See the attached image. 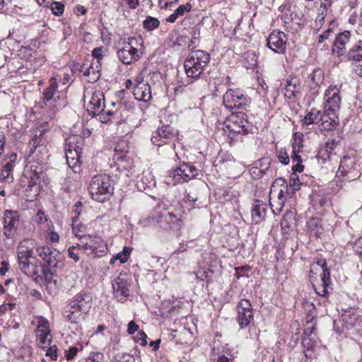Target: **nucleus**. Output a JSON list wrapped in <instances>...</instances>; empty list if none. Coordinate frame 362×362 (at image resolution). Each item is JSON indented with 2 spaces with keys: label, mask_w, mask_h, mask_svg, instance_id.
<instances>
[{
  "label": "nucleus",
  "mask_w": 362,
  "mask_h": 362,
  "mask_svg": "<svg viewBox=\"0 0 362 362\" xmlns=\"http://www.w3.org/2000/svg\"><path fill=\"white\" fill-rule=\"evenodd\" d=\"M111 105L113 108L105 110L104 93L101 90H95L88 104V112L93 116L98 115L103 123H107L112 119H119L122 117V112L126 110V106L119 102H112Z\"/></svg>",
  "instance_id": "nucleus-1"
},
{
  "label": "nucleus",
  "mask_w": 362,
  "mask_h": 362,
  "mask_svg": "<svg viewBox=\"0 0 362 362\" xmlns=\"http://www.w3.org/2000/svg\"><path fill=\"white\" fill-rule=\"evenodd\" d=\"M210 61V55L204 50L192 52L184 63L186 74L188 77L198 78L204 69Z\"/></svg>",
  "instance_id": "nucleus-2"
},
{
  "label": "nucleus",
  "mask_w": 362,
  "mask_h": 362,
  "mask_svg": "<svg viewBox=\"0 0 362 362\" xmlns=\"http://www.w3.org/2000/svg\"><path fill=\"white\" fill-rule=\"evenodd\" d=\"M91 197L99 202H104L113 193L110 175L101 174L94 176L89 185Z\"/></svg>",
  "instance_id": "nucleus-3"
},
{
  "label": "nucleus",
  "mask_w": 362,
  "mask_h": 362,
  "mask_svg": "<svg viewBox=\"0 0 362 362\" xmlns=\"http://www.w3.org/2000/svg\"><path fill=\"white\" fill-rule=\"evenodd\" d=\"M325 95L327 99L324 105L325 118L329 119L325 120V129L332 130L339 124L338 112L341 99L337 93L332 94L330 90H327Z\"/></svg>",
  "instance_id": "nucleus-4"
},
{
  "label": "nucleus",
  "mask_w": 362,
  "mask_h": 362,
  "mask_svg": "<svg viewBox=\"0 0 362 362\" xmlns=\"http://www.w3.org/2000/svg\"><path fill=\"white\" fill-rule=\"evenodd\" d=\"M198 175V169L192 163H182L173 170L168 172L165 177L168 185H175L187 182Z\"/></svg>",
  "instance_id": "nucleus-5"
},
{
  "label": "nucleus",
  "mask_w": 362,
  "mask_h": 362,
  "mask_svg": "<svg viewBox=\"0 0 362 362\" xmlns=\"http://www.w3.org/2000/svg\"><path fill=\"white\" fill-rule=\"evenodd\" d=\"M58 84L56 77H52L49 81V86L43 92L42 103L45 107L49 109V117H53L57 111L62 107L61 98L57 90Z\"/></svg>",
  "instance_id": "nucleus-6"
},
{
  "label": "nucleus",
  "mask_w": 362,
  "mask_h": 362,
  "mask_svg": "<svg viewBox=\"0 0 362 362\" xmlns=\"http://www.w3.org/2000/svg\"><path fill=\"white\" fill-rule=\"evenodd\" d=\"M250 98L240 88H230L223 96V104L228 110H245L250 106Z\"/></svg>",
  "instance_id": "nucleus-7"
},
{
  "label": "nucleus",
  "mask_w": 362,
  "mask_h": 362,
  "mask_svg": "<svg viewBox=\"0 0 362 362\" xmlns=\"http://www.w3.org/2000/svg\"><path fill=\"white\" fill-rule=\"evenodd\" d=\"M224 131L229 134H247L252 129L247 115L243 112L232 113L224 123Z\"/></svg>",
  "instance_id": "nucleus-8"
},
{
  "label": "nucleus",
  "mask_w": 362,
  "mask_h": 362,
  "mask_svg": "<svg viewBox=\"0 0 362 362\" xmlns=\"http://www.w3.org/2000/svg\"><path fill=\"white\" fill-rule=\"evenodd\" d=\"M177 133L171 125L163 124L153 132L151 140L154 145L162 146L174 141Z\"/></svg>",
  "instance_id": "nucleus-9"
},
{
  "label": "nucleus",
  "mask_w": 362,
  "mask_h": 362,
  "mask_svg": "<svg viewBox=\"0 0 362 362\" xmlns=\"http://www.w3.org/2000/svg\"><path fill=\"white\" fill-rule=\"evenodd\" d=\"M137 44L135 37L128 38V42L124 44V47L117 51L119 59L124 64H131L139 59L138 49L134 47Z\"/></svg>",
  "instance_id": "nucleus-10"
},
{
  "label": "nucleus",
  "mask_w": 362,
  "mask_h": 362,
  "mask_svg": "<svg viewBox=\"0 0 362 362\" xmlns=\"http://www.w3.org/2000/svg\"><path fill=\"white\" fill-rule=\"evenodd\" d=\"M237 321L241 329L247 327L253 319V310L250 302L242 299L237 306Z\"/></svg>",
  "instance_id": "nucleus-11"
},
{
  "label": "nucleus",
  "mask_w": 362,
  "mask_h": 362,
  "mask_svg": "<svg viewBox=\"0 0 362 362\" xmlns=\"http://www.w3.org/2000/svg\"><path fill=\"white\" fill-rule=\"evenodd\" d=\"M101 63L98 61L86 60L80 68V72L89 83L96 82L100 77Z\"/></svg>",
  "instance_id": "nucleus-12"
},
{
  "label": "nucleus",
  "mask_w": 362,
  "mask_h": 362,
  "mask_svg": "<svg viewBox=\"0 0 362 362\" xmlns=\"http://www.w3.org/2000/svg\"><path fill=\"white\" fill-rule=\"evenodd\" d=\"M115 297L118 301L123 302L129 296V284L125 274H120L112 281Z\"/></svg>",
  "instance_id": "nucleus-13"
},
{
  "label": "nucleus",
  "mask_w": 362,
  "mask_h": 362,
  "mask_svg": "<svg viewBox=\"0 0 362 362\" xmlns=\"http://www.w3.org/2000/svg\"><path fill=\"white\" fill-rule=\"evenodd\" d=\"M267 47L273 52L279 54L285 52L286 47V37L284 32L272 31L267 37Z\"/></svg>",
  "instance_id": "nucleus-14"
},
{
  "label": "nucleus",
  "mask_w": 362,
  "mask_h": 362,
  "mask_svg": "<svg viewBox=\"0 0 362 362\" xmlns=\"http://www.w3.org/2000/svg\"><path fill=\"white\" fill-rule=\"evenodd\" d=\"M33 252L32 250H22L18 248V259L19 268L22 272L28 276H30L36 273L35 266H33L30 261L33 258Z\"/></svg>",
  "instance_id": "nucleus-15"
},
{
  "label": "nucleus",
  "mask_w": 362,
  "mask_h": 362,
  "mask_svg": "<svg viewBox=\"0 0 362 362\" xmlns=\"http://www.w3.org/2000/svg\"><path fill=\"white\" fill-rule=\"evenodd\" d=\"M50 131V125L48 122H45L40 124L34 135V137L30 141L32 146L30 153H33L37 147L43 146L47 141V134Z\"/></svg>",
  "instance_id": "nucleus-16"
},
{
  "label": "nucleus",
  "mask_w": 362,
  "mask_h": 362,
  "mask_svg": "<svg viewBox=\"0 0 362 362\" xmlns=\"http://www.w3.org/2000/svg\"><path fill=\"white\" fill-rule=\"evenodd\" d=\"M71 308H76L83 313H88L92 306V296L90 293H79L71 300L69 305Z\"/></svg>",
  "instance_id": "nucleus-17"
},
{
  "label": "nucleus",
  "mask_w": 362,
  "mask_h": 362,
  "mask_svg": "<svg viewBox=\"0 0 362 362\" xmlns=\"http://www.w3.org/2000/svg\"><path fill=\"white\" fill-rule=\"evenodd\" d=\"M4 235L7 238L11 237L19 225V216L17 211L6 210L4 216Z\"/></svg>",
  "instance_id": "nucleus-18"
},
{
  "label": "nucleus",
  "mask_w": 362,
  "mask_h": 362,
  "mask_svg": "<svg viewBox=\"0 0 362 362\" xmlns=\"http://www.w3.org/2000/svg\"><path fill=\"white\" fill-rule=\"evenodd\" d=\"M267 211L268 207L266 203L261 200H255L251 210L252 223H260L265 218Z\"/></svg>",
  "instance_id": "nucleus-19"
},
{
  "label": "nucleus",
  "mask_w": 362,
  "mask_h": 362,
  "mask_svg": "<svg viewBox=\"0 0 362 362\" xmlns=\"http://www.w3.org/2000/svg\"><path fill=\"white\" fill-rule=\"evenodd\" d=\"M284 89L286 98L290 100L297 98L301 91L300 79L296 76L289 77L286 81Z\"/></svg>",
  "instance_id": "nucleus-20"
},
{
  "label": "nucleus",
  "mask_w": 362,
  "mask_h": 362,
  "mask_svg": "<svg viewBox=\"0 0 362 362\" xmlns=\"http://www.w3.org/2000/svg\"><path fill=\"white\" fill-rule=\"evenodd\" d=\"M65 151L67 165L74 173H79L81 171V158L82 153L76 149L68 148L66 145Z\"/></svg>",
  "instance_id": "nucleus-21"
},
{
  "label": "nucleus",
  "mask_w": 362,
  "mask_h": 362,
  "mask_svg": "<svg viewBox=\"0 0 362 362\" xmlns=\"http://www.w3.org/2000/svg\"><path fill=\"white\" fill-rule=\"evenodd\" d=\"M134 96L139 101L148 102L151 98V90L148 83L138 82L134 88Z\"/></svg>",
  "instance_id": "nucleus-22"
},
{
  "label": "nucleus",
  "mask_w": 362,
  "mask_h": 362,
  "mask_svg": "<svg viewBox=\"0 0 362 362\" xmlns=\"http://www.w3.org/2000/svg\"><path fill=\"white\" fill-rule=\"evenodd\" d=\"M50 335V329L49 323L47 320L41 317L39 320V324L36 330L37 340L40 344H45L49 342L51 339L49 338Z\"/></svg>",
  "instance_id": "nucleus-23"
},
{
  "label": "nucleus",
  "mask_w": 362,
  "mask_h": 362,
  "mask_svg": "<svg viewBox=\"0 0 362 362\" xmlns=\"http://www.w3.org/2000/svg\"><path fill=\"white\" fill-rule=\"evenodd\" d=\"M348 59L358 62L356 66L355 72L362 78V43L361 42L349 51Z\"/></svg>",
  "instance_id": "nucleus-24"
},
{
  "label": "nucleus",
  "mask_w": 362,
  "mask_h": 362,
  "mask_svg": "<svg viewBox=\"0 0 362 362\" xmlns=\"http://www.w3.org/2000/svg\"><path fill=\"white\" fill-rule=\"evenodd\" d=\"M350 33L346 31L338 35L334 42L333 52H337L339 56L344 55L346 52V45L349 41Z\"/></svg>",
  "instance_id": "nucleus-25"
},
{
  "label": "nucleus",
  "mask_w": 362,
  "mask_h": 362,
  "mask_svg": "<svg viewBox=\"0 0 362 362\" xmlns=\"http://www.w3.org/2000/svg\"><path fill=\"white\" fill-rule=\"evenodd\" d=\"M355 165V159L349 156H344L340 162L339 169L336 174V177L340 179L344 177L354 168Z\"/></svg>",
  "instance_id": "nucleus-26"
},
{
  "label": "nucleus",
  "mask_w": 362,
  "mask_h": 362,
  "mask_svg": "<svg viewBox=\"0 0 362 362\" xmlns=\"http://www.w3.org/2000/svg\"><path fill=\"white\" fill-rule=\"evenodd\" d=\"M325 120H329V119L325 118V114L322 115L320 111L316 109H312L302 119V122L304 124L310 125L322 121L323 128L325 129Z\"/></svg>",
  "instance_id": "nucleus-27"
},
{
  "label": "nucleus",
  "mask_w": 362,
  "mask_h": 362,
  "mask_svg": "<svg viewBox=\"0 0 362 362\" xmlns=\"http://www.w3.org/2000/svg\"><path fill=\"white\" fill-rule=\"evenodd\" d=\"M179 220L180 218L177 215L174 214L173 212L164 211L161 216L159 217L158 222L160 224V227L168 229L171 228V224H174Z\"/></svg>",
  "instance_id": "nucleus-28"
},
{
  "label": "nucleus",
  "mask_w": 362,
  "mask_h": 362,
  "mask_svg": "<svg viewBox=\"0 0 362 362\" xmlns=\"http://www.w3.org/2000/svg\"><path fill=\"white\" fill-rule=\"evenodd\" d=\"M113 159L121 168L124 169L132 168L133 160L129 151L121 154H114Z\"/></svg>",
  "instance_id": "nucleus-29"
},
{
  "label": "nucleus",
  "mask_w": 362,
  "mask_h": 362,
  "mask_svg": "<svg viewBox=\"0 0 362 362\" xmlns=\"http://www.w3.org/2000/svg\"><path fill=\"white\" fill-rule=\"evenodd\" d=\"M83 312L79 311L76 308H71L69 306V310H66L64 314V318L70 323L77 324L81 319Z\"/></svg>",
  "instance_id": "nucleus-30"
},
{
  "label": "nucleus",
  "mask_w": 362,
  "mask_h": 362,
  "mask_svg": "<svg viewBox=\"0 0 362 362\" xmlns=\"http://www.w3.org/2000/svg\"><path fill=\"white\" fill-rule=\"evenodd\" d=\"M308 230L311 235L316 237H320L322 233V228L321 225V220L318 218H312L307 223Z\"/></svg>",
  "instance_id": "nucleus-31"
},
{
  "label": "nucleus",
  "mask_w": 362,
  "mask_h": 362,
  "mask_svg": "<svg viewBox=\"0 0 362 362\" xmlns=\"http://www.w3.org/2000/svg\"><path fill=\"white\" fill-rule=\"evenodd\" d=\"M84 139L81 136L79 135H71L67 138L66 145L68 148H73L76 149L82 153Z\"/></svg>",
  "instance_id": "nucleus-32"
},
{
  "label": "nucleus",
  "mask_w": 362,
  "mask_h": 362,
  "mask_svg": "<svg viewBox=\"0 0 362 362\" xmlns=\"http://www.w3.org/2000/svg\"><path fill=\"white\" fill-rule=\"evenodd\" d=\"M192 6L187 3L186 4L180 5L173 14H171L166 21L169 23H174L176 21L179 16H182L185 13L190 11Z\"/></svg>",
  "instance_id": "nucleus-33"
},
{
  "label": "nucleus",
  "mask_w": 362,
  "mask_h": 362,
  "mask_svg": "<svg viewBox=\"0 0 362 362\" xmlns=\"http://www.w3.org/2000/svg\"><path fill=\"white\" fill-rule=\"evenodd\" d=\"M298 149H296V146L293 145V154L291 155V160L293 162H296V164L292 167V170L296 172L301 173L303 171L304 166L302 163L301 156L298 154L299 148L301 146L300 144H297Z\"/></svg>",
  "instance_id": "nucleus-34"
},
{
  "label": "nucleus",
  "mask_w": 362,
  "mask_h": 362,
  "mask_svg": "<svg viewBox=\"0 0 362 362\" xmlns=\"http://www.w3.org/2000/svg\"><path fill=\"white\" fill-rule=\"evenodd\" d=\"M316 264L321 267L322 274H321V281L330 284V272L327 265V262L324 259H319Z\"/></svg>",
  "instance_id": "nucleus-35"
},
{
  "label": "nucleus",
  "mask_w": 362,
  "mask_h": 362,
  "mask_svg": "<svg viewBox=\"0 0 362 362\" xmlns=\"http://www.w3.org/2000/svg\"><path fill=\"white\" fill-rule=\"evenodd\" d=\"M60 257L61 255L59 251L56 250H52L51 255H49L47 259H45V262L47 264V267L50 268H56L58 267V262Z\"/></svg>",
  "instance_id": "nucleus-36"
},
{
  "label": "nucleus",
  "mask_w": 362,
  "mask_h": 362,
  "mask_svg": "<svg viewBox=\"0 0 362 362\" xmlns=\"http://www.w3.org/2000/svg\"><path fill=\"white\" fill-rule=\"evenodd\" d=\"M309 78L314 84L319 86L324 80L323 71L321 69H314L313 73L309 75Z\"/></svg>",
  "instance_id": "nucleus-37"
},
{
  "label": "nucleus",
  "mask_w": 362,
  "mask_h": 362,
  "mask_svg": "<svg viewBox=\"0 0 362 362\" xmlns=\"http://www.w3.org/2000/svg\"><path fill=\"white\" fill-rule=\"evenodd\" d=\"M289 19L296 25H301L303 23V15L299 9H296L290 13Z\"/></svg>",
  "instance_id": "nucleus-38"
},
{
  "label": "nucleus",
  "mask_w": 362,
  "mask_h": 362,
  "mask_svg": "<svg viewBox=\"0 0 362 362\" xmlns=\"http://www.w3.org/2000/svg\"><path fill=\"white\" fill-rule=\"evenodd\" d=\"M329 289H332L329 286V284L325 282H322V284L317 286H315V292L320 296L326 298L329 294Z\"/></svg>",
  "instance_id": "nucleus-39"
},
{
  "label": "nucleus",
  "mask_w": 362,
  "mask_h": 362,
  "mask_svg": "<svg viewBox=\"0 0 362 362\" xmlns=\"http://www.w3.org/2000/svg\"><path fill=\"white\" fill-rule=\"evenodd\" d=\"M332 0H320V5L318 8V16L326 18L327 15V10L332 6Z\"/></svg>",
  "instance_id": "nucleus-40"
},
{
  "label": "nucleus",
  "mask_w": 362,
  "mask_h": 362,
  "mask_svg": "<svg viewBox=\"0 0 362 362\" xmlns=\"http://www.w3.org/2000/svg\"><path fill=\"white\" fill-rule=\"evenodd\" d=\"M296 173L297 172L293 171L290 176L289 187L292 190L291 193H294L299 189V177Z\"/></svg>",
  "instance_id": "nucleus-41"
},
{
  "label": "nucleus",
  "mask_w": 362,
  "mask_h": 362,
  "mask_svg": "<svg viewBox=\"0 0 362 362\" xmlns=\"http://www.w3.org/2000/svg\"><path fill=\"white\" fill-rule=\"evenodd\" d=\"M276 156L281 163L284 165H287L289 163L290 158L288 153L286 152V149L284 148H281L277 150Z\"/></svg>",
  "instance_id": "nucleus-42"
},
{
  "label": "nucleus",
  "mask_w": 362,
  "mask_h": 362,
  "mask_svg": "<svg viewBox=\"0 0 362 362\" xmlns=\"http://www.w3.org/2000/svg\"><path fill=\"white\" fill-rule=\"evenodd\" d=\"M159 21L153 17H148L144 21V27L148 30H153L159 25Z\"/></svg>",
  "instance_id": "nucleus-43"
},
{
  "label": "nucleus",
  "mask_w": 362,
  "mask_h": 362,
  "mask_svg": "<svg viewBox=\"0 0 362 362\" xmlns=\"http://www.w3.org/2000/svg\"><path fill=\"white\" fill-rule=\"evenodd\" d=\"M294 215L291 211L287 212L283 217L281 221V226L283 228H290L291 223H293Z\"/></svg>",
  "instance_id": "nucleus-44"
},
{
  "label": "nucleus",
  "mask_w": 362,
  "mask_h": 362,
  "mask_svg": "<svg viewBox=\"0 0 362 362\" xmlns=\"http://www.w3.org/2000/svg\"><path fill=\"white\" fill-rule=\"evenodd\" d=\"M52 250V248L47 246H42L36 248V252L37 255L45 261V259H47L49 255H51Z\"/></svg>",
  "instance_id": "nucleus-45"
},
{
  "label": "nucleus",
  "mask_w": 362,
  "mask_h": 362,
  "mask_svg": "<svg viewBox=\"0 0 362 362\" xmlns=\"http://www.w3.org/2000/svg\"><path fill=\"white\" fill-rule=\"evenodd\" d=\"M93 251V255L103 256L107 251V246L105 242L102 240Z\"/></svg>",
  "instance_id": "nucleus-46"
},
{
  "label": "nucleus",
  "mask_w": 362,
  "mask_h": 362,
  "mask_svg": "<svg viewBox=\"0 0 362 362\" xmlns=\"http://www.w3.org/2000/svg\"><path fill=\"white\" fill-rule=\"evenodd\" d=\"M51 10L54 16H61L64 10V6L63 4L54 1L51 4Z\"/></svg>",
  "instance_id": "nucleus-47"
},
{
  "label": "nucleus",
  "mask_w": 362,
  "mask_h": 362,
  "mask_svg": "<svg viewBox=\"0 0 362 362\" xmlns=\"http://www.w3.org/2000/svg\"><path fill=\"white\" fill-rule=\"evenodd\" d=\"M81 250H83L87 255H93L94 246L90 245L88 239L81 238Z\"/></svg>",
  "instance_id": "nucleus-48"
},
{
  "label": "nucleus",
  "mask_w": 362,
  "mask_h": 362,
  "mask_svg": "<svg viewBox=\"0 0 362 362\" xmlns=\"http://www.w3.org/2000/svg\"><path fill=\"white\" fill-rule=\"evenodd\" d=\"M26 180H22V182H28V187L25 189V192L28 191H34L35 194L36 195V193L37 192V182L35 180V177H30V179L29 180L28 177L25 178Z\"/></svg>",
  "instance_id": "nucleus-49"
},
{
  "label": "nucleus",
  "mask_w": 362,
  "mask_h": 362,
  "mask_svg": "<svg viewBox=\"0 0 362 362\" xmlns=\"http://www.w3.org/2000/svg\"><path fill=\"white\" fill-rule=\"evenodd\" d=\"M130 256V249L127 247H124L121 252H119L116 259H119L121 263H125Z\"/></svg>",
  "instance_id": "nucleus-50"
},
{
  "label": "nucleus",
  "mask_w": 362,
  "mask_h": 362,
  "mask_svg": "<svg viewBox=\"0 0 362 362\" xmlns=\"http://www.w3.org/2000/svg\"><path fill=\"white\" fill-rule=\"evenodd\" d=\"M129 147L125 141H121L119 142L115 148V154H121L128 152Z\"/></svg>",
  "instance_id": "nucleus-51"
},
{
  "label": "nucleus",
  "mask_w": 362,
  "mask_h": 362,
  "mask_svg": "<svg viewBox=\"0 0 362 362\" xmlns=\"http://www.w3.org/2000/svg\"><path fill=\"white\" fill-rule=\"evenodd\" d=\"M104 356L102 353H92L85 359L84 362H103Z\"/></svg>",
  "instance_id": "nucleus-52"
},
{
  "label": "nucleus",
  "mask_w": 362,
  "mask_h": 362,
  "mask_svg": "<svg viewBox=\"0 0 362 362\" xmlns=\"http://www.w3.org/2000/svg\"><path fill=\"white\" fill-rule=\"evenodd\" d=\"M14 165L8 163H6L3 166L1 171V176L3 179L8 178L13 170Z\"/></svg>",
  "instance_id": "nucleus-53"
},
{
  "label": "nucleus",
  "mask_w": 362,
  "mask_h": 362,
  "mask_svg": "<svg viewBox=\"0 0 362 362\" xmlns=\"http://www.w3.org/2000/svg\"><path fill=\"white\" fill-rule=\"evenodd\" d=\"M104 56V47H98L92 51V57L95 59V61H98L100 62L101 59Z\"/></svg>",
  "instance_id": "nucleus-54"
},
{
  "label": "nucleus",
  "mask_w": 362,
  "mask_h": 362,
  "mask_svg": "<svg viewBox=\"0 0 362 362\" xmlns=\"http://www.w3.org/2000/svg\"><path fill=\"white\" fill-rule=\"evenodd\" d=\"M199 32L197 33V31H194L192 33V39L190 40V41L188 44L189 49L193 50L194 48L197 47V46L198 45V43H199Z\"/></svg>",
  "instance_id": "nucleus-55"
},
{
  "label": "nucleus",
  "mask_w": 362,
  "mask_h": 362,
  "mask_svg": "<svg viewBox=\"0 0 362 362\" xmlns=\"http://www.w3.org/2000/svg\"><path fill=\"white\" fill-rule=\"evenodd\" d=\"M83 226H74L73 225V233L74 235L79 238L80 239L83 238V240L87 239V235L83 234Z\"/></svg>",
  "instance_id": "nucleus-56"
},
{
  "label": "nucleus",
  "mask_w": 362,
  "mask_h": 362,
  "mask_svg": "<svg viewBox=\"0 0 362 362\" xmlns=\"http://www.w3.org/2000/svg\"><path fill=\"white\" fill-rule=\"evenodd\" d=\"M47 237L52 243H58L59 240V235L57 232L52 230L50 228H49L47 231Z\"/></svg>",
  "instance_id": "nucleus-57"
},
{
  "label": "nucleus",
  "mask_w": 362,
  "mask_h": 362,
  "mask_svg": "<svg viewBox=\"0 0 362 362\" xmlns=\"http://www.w3.org/2000/svg\"><path fill=\"white\" fill-rule=\"evenodd\" d=\"M303 346L304 348H306V351L305 352L309 351L310 349H312L313 346V341L312 340V338L310 336L305 337L303 338L302 341Z\"/></svg>",
  "instance_id": "nucleus-58"
},
{
  "label": "nucleus",
  "mask_w": 362,
  "mask_h": 362,
  "mask_svg": "<svg viewBox=\"0 0 362 362\" xmlns=\"http://www.w3.org/2000/svg\"><path fill=\"white\" fill-rule=\"evenodd\" d=\"M87 239L89 241L90 245L94 246V250L95 249L96 246L101 243V240H103L101 238L98 236H93L91 235H87Z\"/></svg>",
  "instance_id": "nucleus-59"
},
{
  "label": "nucleus",
  "mask_w": 362,
  "mask_h": 362,
  "mask_svg": "<svg viewBox=\"0 0 362 362\" xmlns=\"http://www.w3.org/2000/svg\"><path fill=\"white\" fill-rule=\"evenodd\" d=\"M16 303H4L0 305V315L4 314L7 310H12L16 308Z\"/></svg>",
  "instance_id": "nucleus-60"
},
{
  "label": "nucleus",
  "mask_w": 362,
  "mask_h": 362,
  "mask_svg": "<svg viewBox=\"0 0 362 362\" xmlns=\"http://www.w3.org/2000/svg\"><path fill=\"white\" fill-rule=\"evenodd\" d=\"M76 250V246H71L68 250V255L70 258L74 259L75 262H78L79 261L80 258L78 252H75Z\"/></svg>",
  "instance_id": "nucleus-61"
},
{
  "label": "nucleus",
  "mask_w": 362,
  "mask_h": 362,
  "mask_svg": "<svg viewBox=\"0 0 362 362\" xmlns=\"http://www.w3.org/2000/svg\"><path fill=\"white\" fill-rule=\"evenodd\" d=\"M78 349L77 347L71 346L66 351V357L68 361L71 360L77 354Z\"/></svg>",
  "instance_id": "nucleus-62"
},
{
  "label": "nucleus",
  "mask_w": 362,
  "mask_h": 362,
  "mask_svg": "<svg viewBox=\"0 0 362 362\" xmlns=\"http://www.w3.org/2000/svg\"><path fill=\"white\" fill-rule=\"evenodd\" d=\"M134 358L129 354L117 356L115 362H134Z\"/></svg>",
  "instance_id": "nucleus-63"
},
{
  "label": "nucleus",
  "mask_w": 362,
  "mask_h": 362,
  "mask_svg": "<svg viewBox=\"0 0 362 362\" xmlns=\"http://www.w3.org/2000/svg\"><path fill=\"white\" fill-rule=\"evenodd\" d=\"M355 252L362 257V237L359 238L354 245Z\"/></svg>",
  "instance_id": "nucleus-64"
}]
</instances>
